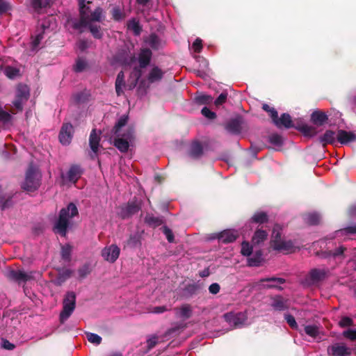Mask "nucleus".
<instances>
[{
	"label": "nucleus",
	"instance_id": "obj_1",
	"mask_svg": "<svg viewBox=\"0 0 356 356\" xmlns=\"http://www.w3.org/2000/svg\"><path fill=\"white\" fill-rule=\"evenodd\" d=\"M79 215L76 206L70 202L68 205L60 209L58 218L54 225V232L61 236H66L67 228L70 225V219Z\"/></svg>",
	"mask_w": 356,
	"mask_h": 356
},
{
	"label": "nucleus",
	"instance_id": "obj_2",
	"mask_svg": "<svg viewBox=\"0 0 356 356\" xmlns=\"http://www.w3.org/2000/svg\"><path fill=\"white\" fill-rule=\"evenodd\" d=\"M273 123L278 128H296V129L302 132L306 136H312L316 133L315 128L307 124H301L296 125L293 122L291 115L286 113H282L280 118L278 117Z\"/></svg>",
	"mask_w": 356,
	"mask_h": 356
},
{
	"label": "nucleus",
	"instance_id": "obj_3",
	"mask_svg": "<svg viewBox=\"0 0 356 356\" xmlns=\"http://www.w3.org/2000/svg\"><path fill=\"white\" fill-rule=\"evenodd\" d=\"M113 145L122 153L129 150V143L134 139V129L129 127L122 135H115Z\"/></svg>",
	"mask_w": 356,
	"mask_h": 356
},
{
	"label": "nucleus",
	"instance_id": "obj_4",
	"mask_svg": "<svg viewBox=\"0 0 356 356\" xmlns=\"http://www.w3.org/2000/svg\"><path fill=\"white\" fill-rule=\"evenodd\" d=\"M40 175L37 172L35 168L30 165L26 172V178L24 182L22 185V188L28 192L36 191L40 186Z\"/></svg>",
	"mask_w": 356,
	"mask_h": 356
},
{
	"label": "nucleus",
	"instance_id": "obj_5",
	"mask_svg": "<svg viewBox=\"0 0 356 356\" xmlns=\"http://www.w3.org/2000/svg\"><path fill=\"white\" fill-rule=\"evenodd\" d=\"M329 275V270L326 268H312L304 280L307 286H317L323 282Z\"/></svg>",
	"mask_w": 356,
	"mask_h": 356
},
{
	"label": "nucleus",
	"instance_id": "obj_6",
	"mask_svg": "<svg viewBox=\"0 0 356 356\" xmlns=\"http://www.w3.org/2000/svg\"><path fill=\"white\" fill-rule=\"evenodd\" d=\"M76 307V294L73 291L66 293L63 302V309L60 314V321L63 323L73 313Z\"/></svg>",
	"mask_w": 356,
	"mask_h": 356
},
{
	"label": "nucleus",
	"instance_id": "obj_7",
	"mask_svg": "<svg viewBox=\"0 0 356 356\" xmlns=\"http://www.w3.org/2000/svg\"><path fill=\"white\" fill-rule=\"evenodd\" d=\"M140 209V202L135 199L132 201H129L127 204L121 207L119 216L122 219H128L137 213Z\"/></svg>",
	"mask_w": 356,
	"mask_h": 356
},
{
	"label": "nucleus",
	"instance_id": "obj_8",
	"mask_svg": "<svg viewBox=\"0 0 356 356\" xmlns=\"http://www.w3.org/2000/svg\"><path fill=\"white\" fill-rule=\"evenodd\" d=\"M79 6V15L80 19L78 21L73 22L72 27L75 30H79L82 27L88 26V13L90 8L87 7L85 4L86 0H78Z\"/></svg>",
	"mask_w": 356,
	"mask_h": 356
},
{
	"label": "nucleus",
	"instance_id": "obj_9",
	"mask_svg": "<svg viewBox=\"0 0 356 356\" xmlns=\"http://www.w3.org/2000/svg\"><path fill=\"white\" fill-rule=\"evenodd\" d=\"M225 320L234 327H238L245 324L248 319L247 315L244 312H227L223 315Z\"/></svg>",
	"mask_w": 356,
	"mask_h": 356
},
{
	"label": "nucleus",
	"instance_id": "obj_10",
	"mask_svg": "<svg viewBox=\"0 0 356 356\" xmlns=\"http://www.w3.org/2000/svg\"><path fill=\"white\" fill-rule=\"evenodd\" d=\"M74 134V127L70 123H64L59 133V140L64 145H69L72 139Z\"/></svg>",
	"mask_w": 356,
	"mask_h": 356
},
{
	"label": "nucleus",
	"instance_id": "obj_11",
	"mask_svg": "<svg viewBox=\"0 0 356 356\" xmlns=\"http://www.w3.org/2000/svg\"><path fill=\"white\" fill-rule=\"evenodd\" d=\"M120 252V250L118 245L112 244L102 250V256L106 261L114 263L119 257Z\"/></svg>",
	"mask_w": 356,
	"mask_h": 356
},
{
	"label": "nucleus",
	"instance_id": "obj_12",
	"mask_svg": "<svg viewBox=\"0 0 356 356\" xmlns=\"http://www.w3.org/2000/svg\"><path fill=\"white\" fill-rule=\"evenodd\" d=\"M327 353L332 356H350L351 350L343 343H337L328 346Z\"/></svg>",
	"mask_w": 356,
	"mask_h": 356
},
{
	"label": "nucleus",
	"instance_id": "obj_13",
	"mask_svg": "<svg viewBox=\"0 0 356 356\" xmlns=\"http://www.w3.org/2000/svg\"><path fill=\"white\" fill-rule=\"evenodd\" d=\"M204 154L202 144L197 140L193 141L188 148V155L193 159H200Z\"/></svg>",
	"mask_w": 356,
	"mask_h": 356
},
{
	"label": "nucleus",
	"instance_id": "obj_14",
	"mask_svg": "<svg viewBox=\"0 0 356 356\" xmlns=\"http://www.w3.org/2000/svg\"><path fill=\"white\" fill-rule=\"evenodd\" d=\"M165 74V72L157 65H153L150 69L147 76V81L149 84L161 81Z\"/></svg>",
	"mask_w": 356,
	"mask_h": 356
},
{
	"label": "nucleus",
	"instance_id": "obj_15",
	"mask_svg": "<svg viewBox=\"0 0 356 356\" xmlns=\"http://www.w3.org/2000/svg\"><path fill=\"white\" fill-rule=\"evenodd\" d=\"M83 173V170L80 165L73 164L70 167L67 172V179L73 184H76Z\"/></svg>",
	"mask_w": 356,
	"mask_h": 356
},
{
	"label": "nucleus",
	"instance_id": "obj_16",
	"mask_svg": "<svg viewBox=\"0 0 356 356\" xmlns=\"http://www.w3.org/2000/svg\"><path fill=\"white\" fill-rule=\"evenodd\" d=\"M152 52L148 48L141 49L138 54V63L140 69L147 67L151 63Z\"/></svg>",
	"mask_w": 356,
	"mask_h": 356
},
{
	"label": "nucleus",
	"instance_id": "obj_17",
	"mask_svg": "<svg viewBox=\"0 0 356 356\" xmlns=\"http://www.w3.org/2000/svg\"><path fill=\"white\" fill-rule=\"evenodd\" d=\"M294 248L293 242L291 240L284 239H282L280 242H278L271 247V248L275 251L284 253L294 252Z\"/></svg>",
	"mask_w": 356,
	"mask_h": 356
},
{
	"label": "nucleus",
	"instance_id": "obj_18",
	"mask_svg": "<svg viewBox=\"0 0 356 356\" xmlns=\"http://www.w3.org/2000/svg\"><path fill=\"white\" fill-rule=\"evenodd\" d=\"M337 139L341 144L346 145L348 143L356 141V135L351 131L339 129L337 134Z\"/></svg>",
	"mask_w": 356,
	"mask_h": 356
},
{
	"label": "nucleus",
	"instance_id": "obj_19",
	"mask_svg": "<svg viewBox=\"0 0 356 356\" xmlns=\"http://www.w3.org/2000/svg\"><path fill=\"white\" fill-rule=\"evenodd\" d=\"M202 289V285L200 283L188 284L183 289V296L185 298H190L194 296L197 295Z\"/></svg>",
	"mask_w": 356,
	"mask_h": 356
},
{
	"label": "nucleus",
	"instance_id": "obj_20",
	"mask_svg": "<svg viewBox=\"0 0 356 356\" xmlns=\"http://www.w3.org/2000/svg\"><path fill=\"white\" fill-rule=\"evenodd\" d=\"M58 273L54 280L56 286H61L72 275L73 270L67 268H58Z\"/></svg>",
	"mask_w": 356,
	"mask_h": 356
},
{
	"label": "nucleus",
	"instance_id": "obj_21",
	"mask_svg": "<svg viewBox=\"0 0 356 356\" xmlns=\"http://www.w3.org/2000/svg\"><path fill=\"white\" fill-rule=\"evenodd\" d=\"M328 120L327 115L320 110L314 111L311 115L312 122L318 126L324 124Z\"/></svg>",
	"mask_w": 356,
	"mask_h": 356
},
{
	"label": "nucleus",
	"instance_id": "obj_22",
	"mask_svg": "<svg viewBox=\"0 0 356 356\" xmlns=\"http://www.w3.org/2000/svg\"><path fill=\"white\" fill-rule=\"evenodd\" d=\"M282 239V227L279 224H275L272 229L270 241V248Z\"/></svg>",
	"mask_w": 356,
	"mask_h": 356
},
{
	"label": "nucleus",
	"instance_id": "obj_23",
	"mask_svg": "<svg viewBox=\"0 0 356 356\" xmlns=\"http://www.w3.org/2000/svg\"><path fill=\"white\" fill-rule=\"evenodd\" d=\"M144 221L146 225L152 228L157 227L164 223L162 216H154L152 213H147Z\"/></svg>",
	"mask_w": 356,
	"mask_h": 356
},
{
	"label": "nucleus",
	"instance_id": "obj_24",
	"mask_svg": "<svg viewBox=\"0 0 356 356\" xmlns=\"http://www.w3.org/2000/svg\"><path fill=\"white\" fill-rule=\"evenodd\" d=\"M6 277L13 281H24L29 280L30 277L22 270H10L7 273Z\"/></svg>",
	"mask_w": 356,
	"mask_h": 356
},
{
	"label": "nucleus",
	"instance_id": "obj_25",
	"mask_svg": "<svg viewBox=\"0 0 356 356\" xmlns=\"http://www.w3.org/2000/svg\"><path fill=\"white\" fill-rule=\"evenodd\" d=\"M238 237V234L231 230H225L218 234V238L223 243L234 242Z\"/></svg>",
	"mask_w": 356,
	"mask_h": 356
},
{
	"label": "nucleus",
	"instance_id": "obj_26",
	"mask_svg": "<svg viewBox=\"0 0 356 356\" xmlns=\"http://www.w3.org/2000/svg\"><path fill=\"white\" fill-rule=\"evenodd\" d=\"M99 142H100L99 134H97V130L95 129H93L91 131L90 136H89V145H90L91 150L95 154L98 152Z\"/></svg>",
	"mask_w": 356,
	"mask_h": 356
},
{
	"label": "nucleus",
	"instance_id": "obj_27",
	"mask_svg": "<svg viewBox=\"0 0 356 356\" xmlns=\"http://www.w3.org/2000/svg\"><path fill=\"white\" fill-rule=\"evenodd\" d=\"M268 237V232L261 229H257L252 238L251 242L253 245H259L264 243Z\"/></svg>",
	"mask_w": 356,
	"mask_h": 356
},
{
	"label": "nucleus",
	"instance_id": "obj_28",
	"mask_svg": "<svg viewBox=\"0 0 356 356\" xmlns=\"http://www.w3.org/2000/svg\"><path fill=\"white\" fill-rule=\"evenodd\" d=\"M225 129L233 134H238L241 131V122L239 119H232L226 124Z\"/></svg>",
	"mask_w": 356,
	"mask_h": 356
},
{
	"label": "nucleus",
	"instance_id": "obj_29",
	"mask_svg": "<svg viewBox=\"0 0 356 356\" xmlns=\"http://www.w3.org/2000/svg\"><path fill=\"white\" fill-rule=\"evenodd\" d=\"M337 135L334 131L327 130L320 137V142L325 147L327 144H334L336 141Z\"/></svg>",
	"mask_w": 356,
	"mask_h": 356
},
{
	"label": "nucleus",
	"instance_id": "obj_30",
	"mask_svg": "<svg viewBox=\"0 0 356 356\" xmlns=\"http://www.w3.org/2000/svg\"><path fill=\"white\" fill-rule=\"evenodd\" d=\"M129 51L127 50H122L118 52L115 56V60L121 63L122 65H129L135 58L134 56L129 58Z\"/></svg>",
	"mask_w": 356,
	"mask_h": 356
},
{
	"label": "nucleus",
	"instance_id": "obj_31",
	"mask_svg": "<svg viewBox=\"0 0 356 356\" xmlns=\"http://www.w3.org/2000/svg\"><path fill=\"white\" fill-rule=\"evenodd\" d=\"M263 252L261 250L255 251L252 257L248 258V265L249 266H259L263 261Z\"/></svg>",
	"mask_w": 356,
	"mask_h": 356
},
{
	"label": "nucleus",
	"instance_id": "obj_32",
	"mask_svg": "<svg viewBox=\"0 0 356 356\" xmlns=\"http://www.w3.org/2000/svg\"><path fill=\"white\" fill-rule=\"evenodd\" d=\"M269 220L267 213L264 211H257L252 216L250 221L254 223L264 224L268 222Z\"/></svg>",
	"mask_w": 356,
	"mask_h": 356
},
{
	"label": "nucleus",
	"instance_id": "obj_33",
	"mask_svg": "<svg viewBox=\"0 0 356 356\" xmlns=\"http://www.w3.org/2000/svg\"><path fill=\"white\" fill-rule=\"evenodd\" d=\"M124 84V74L123 71H120L117 75L115 83V92L118 96H120L122 94V86Z\"/></svg>",
	"mask_w": 356,
	"mask_h": 356
},
{
	"label": "nucleus",
	"instance_id": "obj_34",
	"mask_svg": "<svg viewBox=\"0 0 356 356\" xmlns=\"http://www.w3.org/2000/svg\"><path fill=\"white\" fill-rule=\"evenodd\" d=\"M30 92L29 87L25 84H19L17 88L16 97L27 101L29 98Z\"/></svg>",
	"mask_w": 356,
	"mask_h": 356
},
{
	"label": "nucleus",
	"instance_id": "obj_35",
	"mask_svg": "<svg viewBox=\"0 0 356 356\" xmlns=\"http://www.w3.org/2000/svg\"><path fill=\"white\" fill-rule=\"evenodd\" d=\"M128 119V115H123L121 116L113 127L111 134L113 135L120 134V129L127 124Z\"/></svg>",
	"mask_w": 356,
	"mask_h": 356
},
{
	"label": "nucleus",
	"instance_id": "obj_36",
	"mask_svg": "<svg viewBox=\"0 0 356 356\" xmlns=\"http://www.w3.org/2000/svg\"><path fill=\"white\" fill-rule=\"evenodd\" d=\"M273 302L271 306L277 311H283L287 308L283 298L280 296H277L272 298Z\"/></svg>",
	"mask_w": 356,
	"mask_h": 356
},
{
	"label": "nucleus",
	"instance_id": "obj_37",
	"mask_svg": "<svg viewBox=\"0 0 356 356\" xmlns=\"http://www.w3.org/2000/svg\"><path fill=\"white\" fill-rule=\"evenodd\" d=\"M102 13V8L97 7L90 15L88 14V24H92L94 22H101L103 17Z\"/></svg>",
	"mask_w": 356,
	"mask_h": 356
},
{
	"label": "nucleus",
	"instance_id": "obj_38",
	"mask_svg": "<svg viewBox=\"0 0 356 356\" xmlns=\"http://www.w3.org/2000/svg\"><path fill=\"white\" fill-rule=\"evenodd\" d=\"M337 236H347L356 234V224L347 226L335 232Z\"/></svg>",
	"mask_w": 356,
	"mask_h": 356
},
{
	"label": "nucleus",
	"instance_id": "obj_39",
	"mask_svg": "<svg viewBox=\"0 0 356 356\" xmlns=\"http://www.w3.org/2000/svg\"><path fill=\"white\" fill-rule=\"evenodd\" d=\"M179 316L185 319L192 316L193 311L191 306L188 304L183 305L179 309Z\"/></svg>",
	"mask_w": 356,
	"mask_h": 356
},
{
	"label": "nucleus",
	"instance_id": "obj_40",
	"mask_svg": "<svg viewBox=\"0 0 356 356\" xmlns=\"http://www.w3.org/2000/svg\"><path fill=\"white\" fill-rule=\"evenodd\" d=\"M305 220L310 225H316L320 223L321 216L317 213H309L306 216Z\"/></svg>",
	"mask_w": 356,
	"mask_h": 356
},
{
	"label": "nucleus",
	"instance_id": "obj_41",
	"mask_svg": "<svg viewBox=\"0 0 356 356\" xmlns=\"http://www.w3.org/2000/svg\"><path fill=\"white\" fill-rule=\"evenodd\" d=\"M88 27L95 38L101 39L102 38L103 33L102 31L100 26L93 24H89Z\"/></svg>",
	"mask_w": 356,
	"mask_h": 356
},
{
	"label": "nucleus",
	"instance_id": "obj_42",
	"mask_svg": "<svg viewBox=\"0 0 356 356\" xmlns=\"http://www.w3.org/2000/svg\"><path fill=\"white\" fill-rule=\"evenodd\" d=\"M195 101L197 104H209L213 102V97L211 95L200 94L195 97Z\"/></svg>",
	"mask_w": 356,
	"mask_h": 356
},
{
	"label": "nucleus",
	"instance_id": "obj_43",
	"mask_svg": "<svg viewBox=\"0 0 356 356\" xmlns=\"http://www.w3.org/2000/svg\"><path fill=\"white\" fill-rule=\"evenodd\" d=\"M305 332L309 337H316L319 334V327L316 325H308L305 326Z\"/></svg>",
	"mask_w": 356,
	"mask_h": 356
},
{
	"label": "nucleus",
	"instance_id": "obj_44",
	"mask_svg": "<svg viewBox=\"0 0 356 356\" xmlns=\"http://www.w3.org/2000/svg\"><path fill=\"white\" fill-rule=\"evenodd\" d=\"M128 28L133 31L135 35H139L142 31L141 26L135 19H133L129 22Z\"/></svg>",
	"mask_w": 356,
	"mask_h": 356
},
{
	"label": "nucleus",
	"instance_id": "obj_45",
	"mask_svg": "<svg viewBox=\"0 0 356 356\" xmlns=\"http://www.w3.org/2000/svg\"><path fill=\"white\" fill-rule=\"evenodd\" d=\"M253 251V245H250L248 241H243L241 243V253L245 257H250Z\"/></svg>",
	"mask_w": 356,
	"mask_h": 356
},
{
	"label": "nucleus",
	"instance_id": "obj_46",
	"mask_svg": "<svg viewBox=\"0 0 356 356\" xmlns=\"http://www.w3.org/2000/svg\"><path fill=\"white\" fill-rule=\"evenodd\" d=\"M72 246L69 244L63 245L61 248V257L63 260L70 261L71 260Z\"/></svg>",
	"mask_w": 356,
	"mask_h": 356
},
{
	"label": "nucleus",
	"instance_id": "obj_47",
	"mask_svg": "<svg viewBox=\"0 0 356 356\" xmlns=\"http://www.w3.org/2000/svg\"><path fill=\"white\" fill-rule=\"evenodd\" d=\"M49 0H31V6L35 11H39L49 6Z\"/></svg>",
	"mask_w": 356,
	"mask_h": 356
},
{
	"label": "nucleus",
	"instance_id": "obj_48",
	"mask_svg": "<svg viewBox=\"0 0 356 356\" xmlns=\"http://www.w3.org/2000/svg\"><path fill=\"white\" fill-rule=\"evenodd\" d=\"M268 142L273 145L280 147L283 145L282 137L277 134H273L268 137Z\"/></svg>",
	"mask_w": 356,
	"mask_h": 356
},
{
	"label": "nucleus",
	"instance_id": "obj_49",
	"mask_svg": "<svg viewBox=\"0 0 356 356\" xmlns=\"http://www.w3.org/2000/svg\"><path fill=\"white\" fill-rule=\"evenodd\" d=\"M159 38L156 34H150L147 42L152 49H157L159 46Z\"/></svg>",
	"mask_w": 356,
	"mask_h": 356
},
{
	"label": "nucleus",
	"instance_id": "obj_50",
	"mask_svg": "<svg viewBox=\"0 0 356 356\" xmlns=\"http://www.w3.org/2000/svg\"><path fill=\"white\" fill-rule=\"evenodd\" d=\"M87 339L92 343H95L96 345H99L102 342V337L97 334L92 332H86V333Z\"/></svg>",
	"mask_w": 356,
	"mask_h": 356
},
{
	"label": "nucleus",
	"instance_id": "obj_51",
	"mask_svg": "<svg viewBox=\"0 0 356 356\" xmlns=\"http://www.w3.org/2000/svg\"><path fill=\"white\" fill-rule=\"evenodd\" d=\"M159 343V337L157 335H152L147 339V351L154 348Z\"/></svg>",
	"mask_w": 356,
	"mask_h": 356
},
{
	"label": "nucleus",
	"instance_id": "obj_52",
	"mask_svg": "<svg viewBox=\"0 0 356 356\" xmlns=\"http://www.w3.org/2000/svg\"><path fill=\"white\" fill-rule=\"evenodd\" d=\"M140 244V236L138 234L131 235L127 240V245L131 248H136Z\"/></svg>",
	"mask_w": 356,
	"mask_h": 356
},
{
	"label": "nucleus",
	"instance_id": "obj_53",
	"mask_svg": "<svg viewBox=\"0 0 356 356\" xmlns=\"http://www.w3.org/2000/svg\"><path fill=\"white\" fill-rule=\"evenodd\" d=\"M341 327H346L354 325L353 320L348 316H343L339 322Z\"/></svg>",
	"mask_w": 356,
	"mask_h": 356
},
{
	"label": "nucleus",
	"instance_id": "obj_54",
	"mask_svg": "<svg viewBox=\"0 0 356 356\" xmlns=\"http://www.w3.org/2000/svg\"><path fill=\"white\" fill-rule=\"evenodd\" d=\"M90 268L88 264H84L80 267L78 270V273L81 279L85 278L90 273Z\"/></svg>",
	"mask_w": 356,
	"mask_h": 356
},
{
	"label": "nucleus",
	"instance_id": "obj_55",
	"mask_svg": "<svg viewBox=\"0 0 356 356\" xmlns=\"http://www.w3.org/2000/svg\"><path fill=\"white\" fill-rule=\"evenodd\" d=\"M86 66L87 63L84 60L79 58L76 62L74 70L76 72H81L86 69Z\"/></svg>",
	"mask_w": 356,
	"mask_h": 356
},
{
	"label": "nucleus",
	"instance_id": "obj_56",
	"mask_svg": "<svg viewBox=\"0 0 356 356\" xmlns=\"http://www.w3.org/2000/svg\"><path fill=\"white\" fill-rule=\"evenodd\" d=\"M163 233L165 235V237L169 243H173L175 241V236L172 231L167 226H163L162 228Z\"/></svg>",
	"mask_w": 356,
	"mask_h": 356
},
{
	"label": "nucleus",
	"instance_id": "obj_57",
	"mask_svg": "<svg viewBox=\"0 0 356 356\" xmlns=\"http://www.w3.org/2000/svg\"><path fill=\"white\" fill-rule=\"evenodd\" d=\"M284 318H285L286 321L287 322V323L289 324V325L292 329L298 328V324H297L296 321L293 315L286 314L284 315Z\"/></svg>",
	"mask_w": 356,
	"mask_h": 356
},
{
	"label": "nucleus",
	"instance_id": "obj_58",
	"mask_svg": "<svg viewBox=\"0 0 356 356\" xmlns=\"http://www.w3.org/2000/svg\"><path fill=\"white\" fill-rule=\"evenodd\" d=\"M343 336L350 341L356 340V330L348 329L343 332Z\"/></svg>",
	"mask_w": 356,
	"mask_h": 356
},
{
	"label": "nucleus",
	"instance_id": "obj_59",
	"mask_svg": "<svg viewBox=\"0 0 356 356\" xmlns=\"http://www.w3.org/2000/svg\"><path fill=\"white\" fill-rule=\"evenodd\" d=\"M201 113L207 118L209 120H213L216 118V114L211 111L209 108L204 106L202 111Z\"/></svg>",
	"mask_w": 356,
	"mask_h": 356
},
{
	"label": "nucleus",
	"instance_id": "obj_60",
	"mask_svg": "<svg viewBox=\"0 0 356 356\" xmlns=\"http://www.w3.org/2000/svg\"><path fill=\"white\" fill-rule=\"evenodd\" d=\"M1 347L5 350H12L15 348V345L10 342L8 339L2 338Z\"/></svg>",
	"mask_w": 356,
	"mask_h": 356
},
{
	"label": "nucleus",
	"instance_id": "obj_61",
	"mask_svg": "<svg viewBox=\"0 0 356 356\" xmlns=\"http://www.w3.org/2000/svg\"><path fill=\"white\" fill-rule=\"evenodd\" d=\"M11 120V115L6 111H3L0 106V122L7 123Z\"/></svg>",
	"mask_w": 356,
	"mask_h": 356
},
{
	"label": "nucleus",
	"instance_id": "obj_62",
	"mask_svg": "<svg viewBox=\"0 0 356 356\" xmlns=\"http://www.w3.org/2000/svg\"><path fill=\"white\" fill-rule=\"evenodd\" d=\"M26 101L15 96V100L13 102V106L17 110V111H22L23 104Z\"/></svg>",
	"mask_w": 356,
	"mask_h": 356
},
{
	"label": "nucleus",
	"instance_id": "obj_63",
	"mask_svg": "<svg viewBox=\"0 0 356 356\" xmlns=\"http://www.w3.org/2000/svg\"><path fill=\"white\" fill-rule=\"evenodd\" d=\"M227 98V92H222L218 97V98L215 100L214 104L216 106H219L222 105V104H224L226 102Z\"/></svg>",
	"mask_w": 356,
	"mask_h": 356
},
{
	"label": "nucleus",
	"instance_id": "obj_64",
	"mask_svg": "<svg viewBox=\"0 0 356 356\" xmlns=\"http://www.w3.org/2000/svg\"><path fill=\"white\" fill-rule=\"evenodd\" d=\"M13 205V202L11 200V197H9L6 200H3L2 198H0V209L1 210H4L7 208H9Z\"/></svg>",
	"mask_w": 356,
	"mask_h": 356
}]
</instances>
